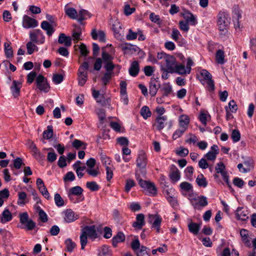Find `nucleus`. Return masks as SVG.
I'll return each mask as SVG.
<instances>
[{
    "mask_svg": "<svg viewBox=\"0 0 256 256\" xmlns=\"http://www.w3.org/2000/svg\"><path fill=\"white\" fill-rule=\"evenodd\" d=\"M19 218L20 224V228L26 231L32 230H36V232L38 231L36 223L29 218L28 214L26 212L20 214Z\"/></svg>",
    "mask_w": 256,
    "mask_h": 256,
    "instance_id": "nucleus-1",
    "label": "nucleus"
},
{
    "mask_svg": "<svg viewBox=\"0 0 256 256\" xmlns=\"http://www.w3.org/2000/svg\"><path fill=\"white\" fill-rule=\"evenodd\" d=\"M230 18L228 14L224 12H220L218 14V25L220 34L225 35L228 32Z\"/></svg>",
    "mask_w": 256,
    "mask_h": 256,
    "instance_id": "nucleus-2",
    "label": "nucleus"
},
{
    "mask_svg": "<svg viewBox=\"0 0 256 256\" xmlns=\"http://www.w3.org/2000/svg\"><path fill=\"white\" fill-rule=\"evenodd\" d=\"M29 35L30 40L36 44H41L45 42V36L40 29H36L30 32Z\"/></svg>",
    "mask_w": 256,
    "mask_h": 256,
    "instance_id": "nucleus-3",
    "label": "nucleus"
},
{
    "mask_svg": "<svg viewBox=\"0 0 256 256\" xmlns=\"http://www.w3.org/2000/svg\"><path fill=\"white\" fill-rule=\"evenodd\" d=\"M138 183L142 188L147 191L149 195L154 196L156 194L157 189L154 183L142 180H140Z\"/></svg>",
    "mask_w": 256,
    "mask_h": 256,
    "instance_id": "nucleus-4",
    "label": "nucleus"
},
{
    "mask_svg": "<svg viewBox=\"0 0 256 256\" xmlns=\"http://www.w3.org/2000/svg\"><path fill=\"white\" fill-rule=\"evenodd\" d=\"M215 170L217 174H220L224 180L226 184L230 187V182L229 181V176L226 170V166L222 162L218 163L215 167Z\"/></svg>",
    "mask_w": 256,
    "mask_h": 256,
    "instance_id": "nucleus-5",
    "label": "nucleus"
},
{
    "mask_svg": "<svg viewBox=\"0 0 256 256\" xmlns=\"http://www.w3.org/2000/svg\"><path fill=\"white\" fill-rule=\"evenodd\" d=\"M36 82L37 88L40 90L44 92H48L50 86L47 82L46 79L42 74H39L36 78Z\"/></svg>",
    "mask_w": 256,
    "mask_h": 256,
    "instance_id": "nucleus-6",
    "label": "nucleus"
},
{
    "mask_svg": "<svg viewBox=\"0 0 256 256\" xmlns=\"http://www.w3.org/2000/svg\"><path fill=\"white\" fill-rule=\"evenodd\" d=\"M162 218L158 214H150L148 222L152 224V228L156 230L157 232H160V227Z\"/></svg>",
    "mask_w": 256,
    "mask_h": 256,
    "instance_id": "nucleus-7",
    "label": "nucleus"
},
{
    "mask_svg": "<svg viewBox=\"0 0 256 256\" xmlns=\"http://www.w3.org/2000/svg\"><path fill=\"white\" fill-rule=\"evenodd\" d=\"M166 64V72L173 73L174 72V68L176 61L174 57L170 55L166 56L164 60Z\"/></svg>",
    "mask_w": 256,
    "mask_h": 256,
    "instance_id": "nucleus-8",
    "label": "nucleus"
},
{
    "mask_svg": "<svg viewBox=\"0 0 256 256\" xmlns=\"http://www.w3.org/2000/svg\"><path fill=\"white\" fill-rule=\"evenodd\" d=\"M22 25L26 29L36 28L38 26V22L27 15H24L22 18Z\"/></svg>",
    "mask_w": 256,
    "mask_h": 256,
    "instance_id": "nucleus-9",
    "label": "nucleus"
},
{
    "mask_svg": "<svg viewBox=\"0 0 256 256\" xmlns=\"http://www.w3.org/2000/svg\"><path fill=\"white\" fill-rule=\"evenodd\" d=\"M148 158L146 154L143 150L139 151L136 160L137 166L140 169H144L146 168Z\"/></svg>",
    "mask_w": 256,
    "mask_h": 256,
    "instance_id": "nucleus-10",
    "label": "nucleus"
},
{
    "mask_svg": "<svg viewBox=\"0 0 256 256\" xmlns=\"http://www.w3.org/2000/svg\"><path fill=\"white\" fill-rule=\"evenodd\" d=\"M194 208L199 210L201 207H204L208 204L207 198L204 196H199L191 200Z\"/></svg>",
    "mask_w": 256,
    "mask_h": 256,
    "instance_id": "nucleus-11",
    "label": "nucleus"
},
{
    "mask_svg": "<svg viewBox=\"0 0 256 256\" xmlns=\"http://www.w3.org/2000/svg\"><path fill=\"white\" fill-rule=\"evenodd\" d=\"M200 75L204 79L207 81V84L208 86V90L210 91H213L214 88V82L212 80V74L206 70H202L200 71Z\"/></svg>",
    "mask_w": 256,
    "mask_h": 256,
    "instance_id": "nucleus-12",
    "label": "nucleus"
},
{
    "mask_svg": "<svg viewBox=\"0 0 256 256\" xmlns=\"http://www.w3.org/2000/svg\"><path fill=\"white\" fill-rule=\"evenodd\" d=\"M63 218L65 222L70 223L73 222L78 218V215L71 209H66L62 212Z\"/></svg>",
    "mask_w": 256,
    "mask_h": 256,
    "instance_id": "nucleus-13",
    "label": "nucleus"
},
{
    "mask_svg": "<svg viewBox=\"0 0 256 256\" xmlns=\"http://www.w3.org/2000/svg\"><path fill=\"white\" fill-rule=\"evenodd\" d=\"M83 192L82 188L80 186H75L71 188L68 192V196L69 199L74 203L78 202V200H75L74 196H80L82 194Z\"/></svg>",
    "mask_w": 256,
    "mask_h": 256,
    "instance_id": "nucleus-14",
    "label": "nucleus"
},
{
    "mask_svg": "<svg viewBox=\"0 0 256 256\" xmlns=\"http://www.w3.org/2000/svg\"><path fill=\"white\" fill-rule=\"evenodd\" d=\"M90 239L94 240L98 237L94 226H86L82 230Z\"/></svg>",
    "mask_w": 256,
    "mask_h": 256,
    "instance_id": "nucleus-15",
    "label": "nucleus"
},
{
    "mask_svg": "<svg viewBox=\"0 0 256 256\" xmlns=\"http://www.w3.org/2000/svg\"><path fill=\"white\" fill-rule=\"evenodd\" d=\"M169 176L171 181L174 183L180 180V172L174 164L170 166Z\"/></svg>",
    "mask_w": 256,
    "mask_h": 256,
    "instance_id": "nucleus-16",
    "label": "nucleus"
},
{
    "mask_svg": "<svg viewBox=\"0 0 256 256\" xmlns=\"http://www.w3.org/2000/svg\"><path fill=\"white\" fill-rule=\"evenodd\" d=\"M158 78H152L150 82V94L152 96H154L160 88V83L158 82Z\"/></svg>",
    "mask_w": 256,
    "mask_h": 256,
    "instance_id": "nucleus-17",
    "label": "nucleus"
},
{
    "mask_svg": "<svg viewBox=\"0 0 256 256\" xmlns=\"http://www.w3.org/2000/svg\"><path fill=\"white\" fill-rule=\"evenodd\" d=\"M22 86V84L20 82L14 80L10 89L12 95L14 98H18L20 94V90Z\"/></svg>",
    "mask_w": 256,
    "mask_h": 256,
    "instance_id": "nucleus-18",
    "label": "nucleus"
},
{
    "mask_svg": "<svg viewBox=\"0 0 256 256\" xmlns=\"http://www.w3.org/2000/svg\"><path fill=\"white\" fill-rule=\"evenodd\" d=\"M248 210L246 208L244 207L238 208L236 212V218L243 221L246 220L248 219Z\"/></svg>",
    "mask_w": 256,
    "mask_h": 256,
    "instance_id": "nucleus-19",
    "label": "nucleus"
},
{
    "mask_svg": "<svg viewBox=\"0 0 256 256\" xmlns=\"http://www.w3.org/2000/svg\"><path fill=\"white\" fill-rule=\"evenodd\" d=\"M218 148L217 145L214 144L210 148V150L206 153L204 157L208 160L214 161L216 160L217 154H218Z\"/></svg>",
    "mask_w": 256,
    "mask_h": 256,
    "instance_id": "nucleus-20",
    "label": "nucleus"
},
{
    "mask_svg": "<svg viewBox=\"0 0 256 256\" xmlns=\"http://www.w3.org/2000/svg\"><path fill=\"white\" fill-rule=\"evenodd\" d=\"M178 120L180 128L187 130L190 122L189 116L185 114H182L178 117Z\"/></svg>",
    "mask_w": 256,
    "mask_h": 256,
    "instance_id": "nucleus-21",
    "label": "nucleus"
},
{
    "mask_svg": "<svg viewBox=\"0 0 256 256\" xmlns=\"http://www.w3.org/2000/svg\"><path fill=\"white\" fill-rule=\"evenodd\" d=\"M145 224L144 216L142 214H137L136 221L132 224V226L136 229L141 230Z\"/></svg>",
    "mask_w": 256,
    "mask_h": 256,
    "instance_id": "nucleus-22",
    "label": "nucleus"
},
{
    "mask_svg": "<svg viewBox=\"0 0 256 256\" xmlns=\"http://www.w3.org/2000/svg\"><path fill=\"white\" fill-rule=\"evenodd\" d=\"M41 28L46 32V34L50 36L54 32L55 30L52 24L46 20L42 21L40 24Z\"/></svg>",
    "mask_w": 256,
    "mask_h": 256,
    "instance_id": "nucleus-23",
    "label": "nucleus"
},
{
    "mask_svg": "<svg viewBox=\"0 0 256 256\" xmlns=\"http://www.w3.org/2000/svg\"><path fill=\"white\" fill-rule=\"evenodd\" d=\"M72 38L66 36L64 34L61 33L60 34L58 42L60 44H64L66 46L70 47L72 45Z\"/></svg>",
    "mask_w": 256,
    "mask_h": 256,
    "instance_id": "nucleus-24",
    "label": "nucleus"
},
{
    "mask_svg": "<svg viewBox=\"0 0 256 256\" xmlns=\"http://www.w3.org/2000/svg\"><path fill=\"white\" fill-rule=\"evenodd\" d=\"M12 219V214L8 209H5L0 215V222L2 224H6Z\"/></svg>",
    "mask_w": 256,
    "mask_h": 256,
    "instance_id": "nucleus-25",
    "label": "nucleus"
},
{
    "mask_svg": "<svg viewBox=\"0 0 256 256\" xmlns=\"http://www.w3.org/2000/svg\"><path fill=\"white\" fill-rule=\"evenodd\" d=\"M91 35L94 40L98 39L101 42H104L106 41V34L104 31H96L94 29L92 31Z\"/></svg>",
    "mask_w": 256,
    "mask_h": 256,
    "instance_id": "nucleus-26",
    "label": "nucleus"
},
{
    "mask_svg": "<svg viewBox=\"0 0 256 256\" xmlns=\"http://www.w3.org/2000/svg\"><path fill=\"white\" fill-rule=\"evenodd\" d=\"M139 71L140 66L138 62H132L128 70L129 74L131 76L135 77L138 74Z\"/></svg>",
    "mask_w": 256,
    "mask_h": 256,
    "instance_id": "nucleus-27",
    "label": "nucleus"
},
{
    "mask_svg": "<svg viewBox=\"0 0 256 256\" xmlns=\"http://www.w3.org/2000/svg\"><path fill=\"white\" fill-rule=\"evenodd\" d=\"M64 12L70 18L74 20L78 17V12L76 10L73 8L70 7L68 4L64 6Z\"/></svg>",
    "mask_w": 256,
    "mask_h": 256,
    "instance_id": "nucleus-28",
    "label": "nucleus"
},
{
    "mask_svg": "<svg viewBox=\"0 0 256 256\" xmlns=\"http://www.w3.org/2000/svg\"><path fill=\"white\" fill-rule=\"evenodd\" d=\"M168 118L166 116H158L156 118V126L158 130L163 129L165 126V122Z\"/></svg>",
    "mask_w": 256,
    "mask_h": 256,
    "instance_id": "nucleus-29",
    "label": "nucleus"
},
{
    "mask_svg": "<svg viewBox=\"0 0 256 256\" xmlns=\"http://www.w3.org/2000/svg\"><path fill=\"white\" fill-rule=\"evenodd\" d=\"M114 51L112 50L110 52V54H108L104 50V48H102V56L104 64L112 62L114 57L112 54H114Z\"/></svg>",
    "mask_w": 256,
    "mask_h": 256,
    "instance_id": "nucleus-30",
    "label": "nucleus"
},
{
    "mask_svg": "<svg viewBox=\"0 0 256 256\" xmlns=\"http://www.w3.org/2000/svg\"><path fill=\"white\" fill-rule=\"evenodd\" d=\"M182 16L186 20V22L190 23L192 25H195L196 22V18L191 12L188 11H186L182 14Z\"/></svg>",
    "mask_w": 256,
    "mask_h": 256,
    "instance_id": "nucleus-31",
    "label": "nucleus"
},
{
    "mask_svg": "<svg viewBox=\"0 0 256 256\" xmlns=\"http://www.w3.org/2000/svg\"><path fill=\"white\" fill-rule=\"evenodd\" d=\"M125 240V236L122 232H118L112 238V244L114 246H117L118 244Z\"/></svg>",
    "mask_w": 256,
    "mask_h": 256,
    "instance_id": "nucleus-32",
    "label": "nucleus"
},
{
    "mask_svg": "<svg viewBox=\"0 0 256 256\" xmlns=\"http://www.w3.org/2000/svg\"><path fill=\"white\" fill-rule=\"evenodd\" d=\"M27 202H28V200L26 193L24 192H19L18 193V200L17 201L18 204L20 206H24Z\"/></svg>",
    "mask_w": 256,
    "mask_h": 256,
    "instance_id": "nucleus-33",
    "label": "nucleus"
},
{
    "mask_svg": "<svg viewBox=\"0 0 256 256\" xmlns=\"http://www.w3.org/2000/svg\"><path fill=\"white\" fill-rule=\"evenodd\" d=\"M26 47L27 53L28 54H32L34 51L38 50V48L35 44V42L31 40L26 44Z\"/></svg>",
    "mask_w": 256,
    "mask_h": 256,
    "instance_id": "nucleus-34",
    "label": "nucleus"
},
{
    "mask_svg": "<svg viewBox=\"0 0 256 256\" xmlns=\"http://www.w3.org/2000/svg\"><path fill=\"white\" fill-rule=\"evenodd\" d=\"M100 157L102 163L104 166L105 168L113 166L112 164V160L109 157L107 156L106 154L102 152L100 154Z\"/></svg>",
    "mask_w": 256,
    "mask_h": 256,
    "instance_id": "nucleus-35",
    "label": "nucleus"
},
{
    "mask_svg": "<svg viewBox=\"0 0 256 256\" xmlns=\"http://www.w3.org/2000/svg\"><path fill=\"white\" fill-rule=\"evenodd\" d=\"M90 17V14L88 12L85 10L82 9L80 10L78 14L77 19L78 21L82 22L83 20Z\"/></svg>",
    "mask_w": 256,
    "mask_h": 256,
    "instance_id": "nucleus-36",
    "label": "nucleus"
},
{
    "mask_svg": "<svg viewBox=\"0 0 256 256\" xmlns=\"http://www.w3.org/2000/svg\"><path fill=\"white\" fill-rule=\"evenodd\" d=\"M4 48L5 54L6 58H11L13 56V50L10 46V42H4Z\"/></svg>",
    "mask_w": 256,
    "mask_h": 256,
    "instance_id": "nucleus-37",
    "label": "nucleus"
},
{
    "mask_svg": "<svg viewBox=\"0 0 256 256\" xmlns=\"http://www.w3.org/2000/svg\"><path fill=\"white\" fill-rule=\"evenodd\" d=\"M189 231L194 234H197L200 228V226L194 222H190L188 225Z\"/></svg>",
    "mask_w": 256,
    "mask_h": 256,
    "instance_id": "nucleus-38",
    "label": "nucleus"
},
{
    "mask_svg": "<svg viewBox=\"0 0 256 256\" xmlns=\"http://www.w3.org/2000/svg\"><path fill=\"white\" fill-rule=\"evenodd\" d=\"M240 234L242 236L243 242L248 246H250V240L248 238V232L246 230L242 229L240 232Z\"/></svg>",
    "mask_w": 256,
    "mask_h": 256,
    "instance_id": "nucleus-39",
    "label": "nucleus"
},
{
    "mask_svg": "<svg viewBox=\"0 0 256 256\" xmlns=\"http://www.w3.org/2000/svg\"><path fill=\"white\" fill-rule=\"evenodd\" d=\"M140 113L144 120H146L148 118L150 117L152 115V112L149 108L147 106H142L140 110Z\"/></svg>",
    "mask_w": 256,
    "mask_h": 256,
    "instance_id": "nucleus-40",
    "label": "nucleus"
},
{
    "mask_svg": "<svg viewBox=\"0 0 256 256\" xmlns=\"http://www.w3.org/2000/svg\"><path fill=\"white\" fill-rule=\"evenodd\" d=\"M112 29L114 32V35L116 37L120 36V31L121 30V24L119 22L116 20L112 25Z\"/></svg>",
    "mask_w": 256,
    "mask_h": 256,
    "instance_id": "nucleus-41",
    "label": "nucleus"
},
{
    "mask_svg": "<svg viewBox=\"0 0 256 256\" xmlns=\"http://www.w3.org/2000/svg\"><path fill=\"white\" fill-rule=\"evenodd\" d=\"M216 62L220 64L224 63V52L221 50H218L216 54Z\"/></svg>",
    "mask_w": 256,
    "mask_h": 256,
    "instance_id": "nucleus-42",
    "label": "nucleus"
},
{
    "mask_svg": "<svg viewBox=\"0 0 256 256\" xmlns=\"http://www.w3.org/2000/svg\"><path fill=\"white\" fill-rule=\"evenodd\" d=\"M81 34L82 31L80 28H76L73 30L72 38V40L74 41V42H77L78 40H81Z\"/></svg>",
    "mask_w": 256,
    "mask_h": 256,
    "instance_id": "nucleus-43",
    "label": "nucleus"
},
{
    "mask_svg": "<svg viewBox=\"0 0 256 256\" xmlns=\"http://www.w3.org/2000/svg\"><path fill=\"white\" fill-rule=\"evenodd\" d=\"M88 79L87 73L78 72V84L83 86L86 82Z\"/></svg>",
    "mask_w": 256,
    "mask_h": 256,
    "instance_id": "nucleus-44",
    "label": "nucleus"
},
{
    "mask_svg": "<svg viewBox=\"0 0 256 256\" xmlns=\"http://www.w3.org/2000/svg\"><path fill=\"white\" fill-rule=\"evenodd\" d=\"M88 238L84 232L81 230V234L80 236L81 248L84 250L88 243Z\"/></svg>",
    "mask_w": 256,
    "mask_h": 256,
    "instance_id": "nucleus-45",
    "label": "nucleus"
},
{
    "mask_svg": "<svg viewBox=\"0 0 256 256\" xmlns=\"http://www.w3.org/2000/svg\"><path fill=\"white\" fill-rule=\"evenodd\" d=\"M174 72H176L180 74H188L187 68L183 64L177 65L176 64Z\"/></svg>",
    "mask_w": 256,
    "mask_h": 256,
    "instance_id": "nucleus-46",
    "label": "nucleus"
},
{
    "mask_svg": "<svg viewBox=\"0 0 256 256\" xmlns=\"http://www.w3.org/2000/svg\"><path fill=\"white\" fill-rule=\"evenodd\" d=\"M196 182L198 184L204 188H205L208 185V182L206 180V178L204 176L203 174H201L198 176L197 178L196 179Z\"/></svg>",
    "mask_w": 256,
    "mask_h": 256,
    "instance_id": "nucleus-47",
    "label": "nucleus"
},
{
    "mask_svg": "<svg viewBox=\"0 0 256 256\" xmlns=\"http://www.w3.org/2000/svg\"><path fill=\"white\" fill-rule=\"evenodd\" d=\"M46 150H51V152L48 154L47 160L50 162H54L57 158V155L54 152V150L51 148H47Z\"/></svg>",
    "mask_w": 256,
    "mask_h": 256,
    "instance_id": "nucleus-48",
    "label": "nucleus"
},
{
    "mask_svg": "<svg viewBox=\"0 0 256 256\" xmlns=\"http://www.w3.org/2000/svg\"><path fill=\"white\" fill-rule=\"evenodd\" d=\"M210 118V116L204 112H200L199 116V120L203 125L206 126L207 124V122Z\"/></svg>",
    "mask_w": 256,
    "mask_h": 256,
    "instance_id": "nucleus-49",
    "label": "nucleus"
},
{
    "mask_svg": "<svg viewBox=\"0 0 256 256\" xmlns=\"http://www.w3.org/2000/svg\"><path fill=\"white\" fill-rule=\"evenodd\" d=\"M65 244L67 251L72 252L75 248L76 244L70 238H68L65 240Z\"/></svg>",
    "mask_w": 256,
    "mask_h": 256,
    "instance_id": "nucleus-50",
    "label": "nucleus"
},
{
    "mask_svg": "<svg viewBox=\"0 0 256 256\" xmlns=\"http://www.w3.org/2000/svg\"><path fill=\"white\" fill-rule=\"evenodd\" d=\"M54 200L56 206L58 207H61L64 205L63 198L58 193L54 194Z\"/></svg>",
    "mask_w": 256,
    "mask_h": 256,
    "instance_id": "nucleus-51",
    "label": "nucleus"
},
{
    "mask_svg": "<svg viewBox=\"0 0 256 256\" xmlns=\"http://www.w3.org/2000/svg\"><path fill=\"white\" fill-rule=\"evenodd\" d=\"M53 136L52 127L48 126L47 127V130H44L43 132V137L44 138L48 140L52 138Z\"/></svg>",
    "mask_w": 256,
    "mask_h": 256,
    "instance_id": "nucleus-52",
    "label": "nucleus"
},
{
    "mask_svg": "<svg viewBox=\"0 0 256 256\" xmlns=\"http://www.w3.org/2000/svg\"><path fill=\"white\" fill-rule=\"evenodd\" d=\"M86 186L92 192L97 191L100 189V186L95 182H87Z\"/></svg>",
    "mask_w": 256,
    "mask_h": 256,
    "instance_id": "nucleus-53",
    "label": "nucleus"
},
{
    "mask_svg": "<svg viewBox=\"0 0 256 256\" xmlns=\"http://www.w3.org/2000/svg\"><path fill=\"white\" fill-rule=\"evenodd\" d=\"M180 187L182 190L186 192H190L192 189V185L186 182H182L180 184Z\"/></svg>",
    "mask_w": 256,
    "mask_h": 256,
    "instance_id": "nucleus-54",
    "label": "nucleus"
},
{
    "mask_svg": "<svg viewBox=\"0 0 256 256\" xmlns=\"http://www.w3.org/2000/svg\"><path fill=\"white\" fill-rule=\"evenodd\" d=\"M100 256H110L111 254V252L110 248L105 245L102 246L100 248Z\"/></svg>",
    "mask_w": 256,
    "mask_h": 256,
    "instance_id": "nucleus-55",
    "label": "nucleus"
},
{
    "mask_svg": "<svg viewBox=\"0 0 256 256\" xmlns=\"http://www.w3.org/2000/svg\"><path fill=\"white\" fill-rule=\"evenodd\" d=\"M171 38L175 42H179L178 40L182 38V35L177 29L174 28L171 34Z\"/></svg>",
    "mask_w": 256,
    "mask_h": 256,
    "instance_id": "nucleus-56",
    "label": "nucleus"
},
{
    "mask_svg": "<svg viewBox=\"0 0 256 256\" xmlns=\"http://www.w3.org/2000/svg\"><path fill=\"white\" fill-rule=\"evenodd\" d=\"M72 146L74 148L76 149H78L80 147H82V148L85 149L86 148V144H84V142L77 139H76L73 141L72 143Z\"/></svg>",
    "mask_w": 256,
    "mask_h": 256,
    "instance_id": "nucleus-57",
    "label": "nucleus"
},
{
    "mask_svg": "<svg viewBox=\"0 0 256 256\" xmlns=\"http://www.w3.org/2000/svg\"><path fill=\"white\" fill-rule=\"evenodd\" d=\"M231 138L234 142H236L240 140V134L238 130H234L232 131Z\"/></svg>",
    "mask_w": 256,
    "mask_h": 256,
    "instance_id": "nucleus-58",
    "label": "nucleus"
},
{
    "mask_svg": "<svg viewBox=\"0 0 256 256\" xmlns=\"http://www.w3.org/2000/svg\"><path fill=\"white\" fill-rule=\"evenodd\" d=\"M136 185V183L132 179H128L126 180L125 186V191L128 192L130 191V189Z\"/></svg>",
    "mask_w": 256,
    "mask_h": 256,
    "instance_id": "nucleus-59",
    "label": "nucleus"
},
{
    "mask_svg": "<svg viewBox=\"0 0 256 256\" xmlns=\"http://www.w3.org/2000/svg\"><path fill=\"white\" fill-rule=\"evenodd\" d=\"M112 74L109 72H106L102 78V80L104 85H106L112 77Z\"/></svg>",
    "mask_w": 256,
    "mask_h": 256,
    "instance_id": "nucleus-60",
    "label": "nucleus"
},
{
    "mask_svg": "<svg viewBox=\"0 0 256 256\" xmlns=\"http://www.w3.org/2000/svg\"><path fill=\"white\" fill-rule=\"evenodd\" d=\"M138 36V32H134L131 29L128 30V32L126 36V38L128 40H132L136 38Z\"/></svg>",
    "mask_w": 256,
    "mask_h": 256,
    "instance_id": "nucleus-61",
    "label": "nucleus"
},
{
    "mask_svg": "<svg viewBox=\"0 0 256 256\" xmlns=\"http://www.w3.org/2000/svg\"><path fill=\"white\" fill-rule=\"evenodd\" d=\"M186 130L183 128H180L179 129L176 130L174 132L173 134V135H172L173 139L176 140V139L180 137Z\"/></svg>",
    "mask_w": 256,
    "mask_h": 256,
    "instance_id": "nucleus-62",
    "label": "nucleus"
},
{
    "mask_svg": "<svg viewBox=\"0 0 256 256\" xmlns=\"http://www.w3.org/2000/svg\"><path fill=\"white\" fill-rule=\"evenodd\" d=\"M228 110L229 109L230 112L234 113L237 111L238 106L234 100H231L228 102Z\"/></svg>",
    "mask_w": 256,
    "mask_h": 256,
    "instance_id": "nucleus-63",
    "label": "nucleus"
},
{
    "mask_svg": "<svg viewBox=\"0 0 256 256\" xmlns=\"http://www.w3.org/2000/svg\"><path fill=\"white\" fill-rule=\"evenodd\" d=\"M63 80L64 76L61 74H54L52 76V81L56 84L61 83Z\"/></svg>",
    "mask_w": 256,
    "mask_h": 256,
    "instance_id": "nucleus-64",
    "label": "nucleus"
}]
</instances>
